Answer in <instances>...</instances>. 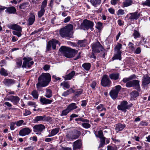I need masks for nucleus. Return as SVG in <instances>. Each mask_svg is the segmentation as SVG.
Here are the masks:
<instances>
[{
    "mask_svg": "<svg viewBox=\"0 0 150 150\" xmlns=\"http://www.w3.org/2000/svg\"><path fill=\"white\" fill-rule=\"evenodd\" d=\"M51 81V76L48 73H42L38 79V82L36 84L38 90L41 88L47 86Z\"/></svg>",
    "mask_w": 150,
    "mask_h": 150,
    "instance_id": "nucleus-1",
    "label": "nucleus"
},
{
    "mask_svg": "<svg viewBox=\"0 0 150 150\" xmlns=\"http://www.w3.org/2000/svg\"><path fill=\"white\" fill-rule=\"evenodd\" d=\"M73 25L71 24H68L64 27L61 28L59 30V35L63 38H73Z\"/></svg>",
    "mask_w": 150,
    "mask_h": 150,
    "instance_id": "nucleus-2",
    "label": "nucleus"
},
{
    "mask_svg": "<svg viewBox=\"0 0 150 150\" xmlns=\"http://www.w3.org/2000/svg\"><path fill=\"white\" fill-rule=\"evenodd\" d=\"M59 50L65 57L69 58L74 57L78 52L77 50L65 46H62Z\"/></svg>",
    "mask_w": 150,
    "mask_h": 150,
    "instance_id": "nucleus-3",
    "label": "nucleus"
},
{
    "mask_svg": "<svg viewBox=\"0 0 150 150\" xmlns=\"http://www.w3.org/2000/svg\"><path fill=\"white\" fill-rule=\"evenodd\" d=\"M8 27L11 29L15 30V31H13L12 33L13 35L17 36L18 37H21L22 35V28L19 25L17 24L12 25H8Z\"/></svg>",
    "mask_w": 150,
    "mask_h": 150,
    "instance_id": "nucleus-4",
    "label": "nucleus"
},
{
    "mask_svg": "<svg viewBox=\"0 0 150 150\" xmlns=\"http://www.w3.org/2000/svg\"><path fill=\"white\" fill-rule=\"evenodd\" d=\"M80 135V132L77 130L68 132L66 135V139L68 141H72L78 138Z\"/></svg>",
    "mask_w": 150,
    "mask_h": 150,
    "instance_id": "nucleus-5",
    "label": "nucleus"
},
{
    "mask_svg": "<svg viewBox=\"0 0 150 150\" xmlns=\"http://www.w3.org/2000/svg\"><path fill=\"white\" fill-rule=\"evenodd\" d=\"M94 25V23L93 22L87 19L84 20L83 23L81 24L82 29L87 30L90 29L91 31H93V30Z\"/></svg>",
    "mask_w": 150,
    "mask_h": 150,
    "instance_id": "nucleus-6",
    "label": "nucleus"
},
{
    "mask_svg": "<svg viewBox=\"0 0 150 150\" xmlns=\"http://www.w3.org/2000/svg\"><path fill=\"white\" fill-rule=\"evenodd\" d=\"M139 82V80H134L127 82L126 86L127 87H134L135 89L139 91L140 90Z\"/></svg>",
    "mask_w": 150,
    "mask_h": 150,
    "instance_id": "nucleus-7",
    "label": "nucleus"
},
{
    "mask_svg": "<svg viewBox=\"0 0 150 150\" xmlns=\"http://www.w3.org/2000/svg\"><path fill=\"white\" fill-rule=\"evenodd\" d=\"M121 87L120 85L116 86L110 91V95L112 98L115 99L118 97V93L121 90Z\"/></svg>",
    "mask_w": 150,
    "mask_h": 150,
    "instance_id": "nucleus-8",
    "label": "nucleus"
},
{
    "mask_svg": "<svg viewBox=\"0 0 150 150\" xmlns=\"http://www.w3.org/2000/svg\"><path fill=\"white\" fill-rule=\"evenodd\" d=\"M111 84V81L109 78V76L106 74L103 75L101 80V85L103 87H109Z\"/></svg>",
    "mask_w": 150,
    "mask_h": 150,
    "instance_id": "nucleus-9",
    "label": "nucleus"
},
{
    "mask_svg": "<svg viewBox=\"0 0 150 150\" xmlns=\"http://www.w3.org/2000/svg\"><path fill=\"white\" fill-rule=\"evenodd\" d=\"M132 105L131 104L128 105V103L126 101L124 100L122 101L120 105H118L117 108L119 110H122V111L126 112L127 109H129L132 106Z\"/></svg>",
    "mask_w": 150,
    "mask_h": 150,
    "instance_id": "nucleus-10",
    "label": "nucleus"
},
{
    "mask_svg": "<svg viewBox=\"0 0 150 150\" xmlns=\"http://www.w3.org/2000/svg\"><path fill=\"white\" fill-rule=\"evenodd\" d=\"M92 51L96 53H99L100 51H103L105 50L101 45L99 42L93 43L92 45Z\"/></svg>",
    "mask_w": 150,
    "mask_h": 150,
    "instance_id": "nucleus-11",
    "label": "nucleus"
},
{
    "mask_svg": "<svg viewBox=\"0 0 150 150\" xmlns=\"http://www.w3.org/2000/svg\"><path fill=\"white\" fill-rule=\"evenodd\" d=\"M23 59L24 61L22 66V67L23 68H25L27 66L28 68H30L34 64L33 61L30 62L33 59L30 57H24Z\"/></svg>",
    "mask_w": 150,
    "mask_h": 150,
    "instance_id": "nucleus-12",
    "label": "nucleus"
},
{
    "mask_svg": "<svg viewBox=\"0 0 150 150\" xmlns=\"http://www.w3.org/2000/svg\"><path fill=\"white\" fill-rule=\"evenodd\" d=\"M6 100L11 101L15 105H17L20 101V98L17 96H11L7 98Z\"/></svg>",
    "mask_w": 150,
    "mask_h": 150,
    "instance_id": "nucleus-13",
    "label": "nucleus"
},
{
    "mask_svg": "<svg viewBox=\"0 0 150 150\" xmlns=\"http://www.w3.org/2000/svg\"><path fill=\"white\" fill-rule=\"evenodd\" d=\"M130 15L129 17V19L131 20H137L140 16H142V15L140 13H139L138 11H137L134 13H129L127 15Z\"/></svg>",
    "mask_w": 150,
    "mask_h": 150,
    "instance_id": "nucleus-14",
    "label": "nucleus"
},
{
    "mask_svg": "<svg viewBox=\"0 0 150 150\" xmlns=\"http://www.w3.org/2000/svg\"><path fill=\"white\" fill-rule=\"evenodd\" d=\"M32 131L31 129L27 127H25L21 129L19 132L20 135L23 137L29 134Z\"/></svg>",
    "mask_w": 150,
    "mask_h": 150,
    "instance_id": "nucleus-15",
    "label": "nucleus"
},
{
    "mask_svg": "<svg viewBox=\"0 0 150 150\" xmlns=\"http://www.w3.org/2000/svg\"><path fill=\"white\" fill-rule=\"evenodd\" d=\"M82 145V141L81 139H78L73 143V150L80 149Z\"/></svg>",
    "mask_w": 150,
    "mask_h": 150,
    "instance_id": "nucleus-16",
    "label": "nucleus"
},
{
    "mask_svg": "<svg viewBox=\"0 0 150 150\" xmlns=\"http://www.w3.org/2000/svg\"><path fill=\"white\" fill-rule=\"evenodd\" d=\"M48 119L45 115L43 116H38L35 117L33 120V122L35 123H37L38 121H47Z\"/></svg>",
    "mask_w": 150,
    "mask_h": 150,
    "instance_id": "nucleus-17",
    "label": "nucleus"
},
{
    "mask_svg": "<svg viewBox=\"0 0 150 150\" xmlns=\"http://www.w3.org/2000/svg\"><path fill=\"white\" fill-rule=\"evenodd\" d=\"M3 82L5 86H10L16 83L14 79H5Z\"/></svg>",
    "mask_w": 150,
    "mask_h": 150,
    "instance_id": "nucleus-18",
    "label": "nucleus"
},
{
    "mask_svg": "<svg viewBox=\"0 0 150 150\" xmlns=\"http://www.w3.org/2000/svg\"><path fill=\"white\" fill-rule=\"evenodd\" d=\"M33 128L34 132H41L45 129V127L44 125L39 124L35 125L33 127Z\"/></svg>",
    "mask_w": 150,
    "mask_h": 150,
    "instance_id": "nucleus-19",
    "label": "nucleus"
},
{
    "mask_svg": "<svg viewBox=\"0 0 150 150\" xmlns=\"http://www.w3.org/2000/svg\"><path fill=\"white\" fill-rule=\"evenodd\" d=\"M35 20V16L34 13H31L28 20V25H30L34 23Z\"/></svg>",
    "mask_w": 150,
    "mask_h": 150,
    "instance_id": "nucleus-20",
    "label": "nucleus"
},
{
    "mask_svg": "<svg viewBox=\"0 0 150 150\" xmlns=\"http://www.w3.org/2000/svg\"><path fill=\"white\" fill-rule=\"evenodd\" d=\"M40 101L43 105H47L51 104L53 101L52 99H47L45 97H41L40 99Z\"/></svg>",
    "mask_w": 150,
    "mask_h": 150,
    "instance_id": "nucleus-21",
    "label": "nucleus"
},
{
    "mask_svg": "<svg viewBox=\"0 0 150 150\" xmlns=\"http://www.w3.org/2000/svg\"><path fill=\"white\" fill-rule=\"evenodd\" d=\"M5 12L9 14H15L16 13V10L15 7L13 6L6 7V9L5 10Z\"/></svg>",
    "mask_w": 150,
    "mask_h": 150,
    "instance_id": "nucleus-22",
    "label": "nucleus"
},
{
    "mask_svg": "<svg viewBox=\"0 0 150 150\" xmlns=\"http://www.w3.org/2000/svg\"><path fill=\"white\" fill-rule=\"evenodd\" d=\"M150 83V77L148 76H144L142 79V85L145 87Z\"/></svg>",
    "mask_w": 150,
    "mask_h": 150,
    "instance_id": "nucleus-23",
    "label": "nucleus"
},
{
    "mask_svg": "<svg viewBox=\"0 0 150 150\" xmlns=\"http://www.w3.org/2000/svg\"><path fill=\"white\" fill-rule=\"evenodd\" d=\"M120 74L117 72H113L109 75V77L112 80H116L119 79Z\"/></svg>",
    "mask_w": 150,
    "mask_h": 150,
    "instance_id": "nucleus-24",
    "label": "nucleus"
},
{
    "mask_svg": "<svg viewBox=\"0 0 150 150\" xmlns=\"http://www.w3.org/2000/svg\"><path fill=\"white\" fill-rule=\"evenodd\" d=\"M125 127V124L118 123L116 125L115 129L116 132H118L120 131H122Z\"/></svg>",
    "mask_w": 150,
    "mask_h": 150,
    "instance_id": "nucleus-25",
    "label": "nucleus"
},
{
    "mask_svg": "<svg viewBox=\"0 0 150 150\" xmlns=\"http://www.w3.org/2000/svg\"><path fill=\"white\" fill-rule=\"evenodd\" d=\"M75 74V71H72L70 73L65 76L64 78L65 80H68L71 79L74 76Z\"/></svg>",
    "mask_w": 150,
    "mask_h": 150,
    "instance_id": "nucleus-26",
    "label": "nucleus"
},
{
    "mask_svg": "<svg viewBox=\"0 0 150 150\" xmlns=\"http://www.w3.org/2000/svg\"><path fill=\"white\" fill-rule=\"evenodd\" d=\"M71 90L72 91V93H75L74 94L75 96L78 97L79 95L82 94L83 92V90L82 89H79L76 90V91L74 90H73L72 88H71Z\"/></svg>",
    "mask_w": 150,
    "mask_h": 150,
    "instance_id": "nucleus-27",
    "label": "nucleus"
},
{
    "mask_svg": "<svg viewBox=\"0 0 150 150\" xmlns=\"http://www.w3.org/2000/svg\"><path fill=\"white\" fill-rule=\"evenodd\" d=\"M59 130V128H56L52 129L50 133V134L48 136V137H51L54 136L58 133Z\"/></svg>",
    "mask_w": 150,
    "mask_h": 150,
    "instance_id": "nucleus-28",
    "label": "nucleus"
},
{
    "mask_svg": "<svg viewBox=\"0 0 150 150\" xmlns=\"http://www.w3.org/2000/svg\"><path fill=\"white\" fill-rule=\"evenodd\" d=\"M101 0H90L91 3L94 7H96L101 3Z\"/></svg>",
    "mask_w": 150,
    "mask_h": 150,
    "instance_id": "nucleus-29",
    "label": "nucleus"
},
{
    "mask_svg": "<svg viewBox=\"0 0 150 150\" xmlns=\"http://www.w3.org/2000/svg\"><path fill=\"white\" fill-rule=\"evenodd\" d=\"M77 108V106L76 105V104L74 103H72L69 105L67 108L70 112V111L76 109Z\"/></svg>",
    "mask_w": 150,
    "mask_h": 150,
    "instance_id": "nucleus-30",
    "label": "nucleus"
},
{
    "mask_svg": "<svg viewBox=\"0 0 150 150\" xmlns=\"http://www.w3.org/2000/svg\"><path fill=\"white\" fill-rule=\"evenodd\" d=\"M117 52V53L115 54L114 56L112 58V59L113 60L115 59H119L120 60L121 59V52L119 51V52Z\"/></svg>",
    "mask_w": 150,
    "mask_h": 150,
    "instance_id": "nucleus-31",
    "label": "nucleus"
},
{
    "mask_svg": "<svg viewBox=\"0 0 150 150\" xmlns=\"http://www.w3.org/2000/svg\"><path fill=\"white\" fill-rule=\"evenodd\" d=\"M46 92L45 96L47 98H50L52 96V91L50 89H46Z\"/></svg>",
    "mask_w": 150,
    "mask_h": 150,
    "instance_id": "nucleus-32",
    "label": "nucleus"
},
{
    "mask_svg": "<svg viewBox=\"0 0 150 150\" xmlns=\"http://www.w3.org/2000/svg\"><path fill=\"white\" fill-rule=\"evenodd\" d=\"M132 3V0H125L122 3V4L124 7H126L131 5Z\"/></svg>",
    "mask_w": 150,
    "mask_h": 150,
    "instance_id": "nucleus-33",
    "label": "nucleus"
},
{
    "mask_svg": "<svg viewBox=\"0 0 150 150\" xmlns=\"http://www.w3.org/2000/svg\"><path fill=\"white\" fill-rule=\"evenodd\" d=\"M96 108L99 112H102L103 110L106 111V109L104 107V105L101 104L97 106Z\"/></svg>",
    "mask_w": 150,
    "mask_h": 150,
    "instance_id": "nucleus-34",
    "label": "nucleus"
},
{
    "mask_svg": "<svg viewBox=\"0 0 150 150\" xmlns=\"http://www.w3.org/2000/svg\"><path fill=\"white\" fill-rule=\"evenodd\" d=\"M31 95L33 98L36 99H37L39 96V94L38 91L36 90H33L31 92Z\"/></svg>",
    "mask_w": 150,
    "mask_h": 150,
    "instance_id": "nucleus-35",
    "label": "nucleus"
},
{
    "mask_svg": "<svg viewBox=\"0 0 150 150\" xmlns=\"http://www.w3.org/2000/svg\"><path fill=\"white\" fill-rule=\"evenodd\" d=\"M130 95L131 98L134 99L139 96V93L137 91H134L131 93Z\"/></svg>",
    "mask_w": 150,
    "mask_h": 150,
    "instance_id": "nucleus-36",
    "label": "nucleus"
},
{
    "mask_svg": "<svg viewBox=\"0 0 150 150\" xmlns=\"http://www.w3.org/2000/svg\"><path fill=\"white\" fill-rule=\"evenodd\" d=\"M82 125L84 128L86 129L89 128L91 127V125L89 124V121L88 120H86L84 123H82Z\"/></svg>",
    "mask_w": 150,
    "mask_h": 150,
    "instance_id": "nucleus-37",
    "label": "nucleus"
},
{
    "mask_svg": "<svg viewBox=\"0 0 150 150\" xmlns=\"http://www.w3.org/2000/svg\"><path fill=\"white\" fill-rule=\"evenodd\" d=\"M82 67L85 70L88 71L90 68L91 65L89 63H86L83 64Z\"/></svg>",
    "mask_w": 150,
    "mask_h": 150,
    "instance_id": "nucleus-38",
    "label": "nucleus"
},
{
    "mask_svg": "<svg viewBox=\"0 0 150 150\" xmlns=\"http://www.w3.org/2000/svg\"><path fill=\"white\" fill-rule=\"evenodd\" d=\"M0 74L1 75L5 76H6L8 75V73L7 71L3 68H1L0 70Z\"/></svg>",
    "mask_w": 150,
    "mask_h": 150,
    "instance_id": "nucleus-39",
    "label": "nucleus"
},
{
    "mask_svg": "<svg viewBox=\"0 0 150 150\" xmlns=\"http://www.w3.org/2000/svg\"><path fill=\"white\" fill-rule=\"evenodd\" d=\"M24 122L23 120H21L15 122L17 126L19 127L21 126L22 124H23V125H26V123H24Z\"/></svg>",
    "mask_w": 150,
    "mask_h": 150,
    "instance_id": "nucleus-40",
    "label": "nucleus"
},
{
    "mask_svg": "<svg viewBox=\"0 0 150 150\" xmlns=\"http://www.w3.org/2000/svg\"><path fill=\"white\" fill-rule=\"evenodd\" d=\"M45 9L40 8V10L38 13V16L39 18H41L43 16L45 12Z\"/></svg>",
    "mask_w": 150,
    "mask_h": 150,
    "instance_id": "nucleus-41",
    "label": "nucleus"
},
{
    "mask_svg": "<svg viewBox=\"0 0 150 150\" xmlns=\"http://www.w3.org/2000/svg\"><path fill=\"white\" fill-rule=\"evenodd\" d=\"M70 112L69 110L67 108L66 109L62 110L60 114V116H66Z\"/></svg>",
    "mask_w": 150,
    "mask_h": 150,
    "instance_id": "nucleus-42",
    "label": "nucleus"
},
{
    "mask_svg": "<svg viewBox=\"0 0 150 150\" xmlns=\"http://www.w3.org/2000/svg\"><path fill=\"white\" fill-rule=\"evenodd\" d=\"M61 86H62L63 87L66 88H69L70 87V85L68 82L64 81L60 84Z\"/></svg>",
    "mask_w": 150,
    "mask_h": 150,
    "instance_id": "nucleus-43",
    "label": "nucleus"
},
{
    "mask_svg": "<svg viewBox=\"0 0 150 150\" xmlns=\"http://www.w3.org/2000/svg\"><path fill=\"white\" fill-rule=\"evenodd\" d=\"M122 45L121 44L118 43L115 48V50L117 52H121L120 50L122 48Z\"/></svg>",
    "mask_w": 150,
    "mask_h": 150,
    "instance_id": "nucleus-44",
    "label": "nucleus"
},
{
    "mask_svg": "<svg viewBox=\"0 0 150 150\" xmlns=\"http://www.w3.org/2000/svg\"><path fill=\"white\" fill-rule=\"evenodd\" d=\"M78 45L79 47H85L86 45V42L84 40H79L78 42Z\"/></svg>",
    "mask_w": 150,
    "mask_h": 150,
    "instance_id": "nucleus-45",
    "label": "nucleus"
},
{
    "mask_svg": "<svg viewBox=\"0 0 150 150\" xmlns=\"http://www.w3.org/2000/svg\"><path fill=\"white\" fill-rule=\"evenodd\" d=\"M47 0H44L42 2L41 6L40 8L42 9H45L47 6Z\"/></svg>",
    "mask_w": 150,
    "mask_h": 150,
    "instance_id": "nucleus-46",
    "label": "nucleus"
},
{
    "mask_svg": "<svg viewBox=\"0 0 150 150\" xmlns=\"http://www.w3.org/2000/svg\"><path fill=\"white\" fill-rule=\"evenodd\" d=\"M105 138L100 139V143L99 144V146L98 147V148H100V147H102L105 144Z\"/></svg>",
    "mask_w": 150,
    "mask_h": 150,
    "instance_id": "nucleus-47",
    "label": "nucleus"
},
{
    "mask_svg": "<svg viewBox=\"0 0 150 150\" xmlns=\"http://www.w3.org/2000/svg\"><path fill=\"white\" fill-rule=\"evenodd\" d=\"M133 36L134 37V38L136 39L137 38L140 37V36L139 33L135 30H134V32L133 34Z\"/></svg>",
    "mask_w": 150,
    "mask_h": 150,
    "instance_id": "nucleus-48",
    "label": "nucleus"
},
{
    "mask_svg": "<svg viewBox=\"0 0 150 150\" xmlns=\"http://www.w3.org/2000/svg\"><path fill=\"white\" fill-rule=\"evenodd\" d=\"M128 45L129 49L132 51L133 52L135 50V47L134 46V44L131 42H129Z\"/></svg>",
    "mask_w": 150,
    "mask_h": 150,
    "instance_id": "nucleus-49",
    "label": "nucleus"
},
{
    "mask_svg": "<svg viewBox=\"0 0 150 150\" xmlns=\"http://www.w3.org/2000/svg\"><path fill=\"white\" fill-rule=\"evenodd\" d=\"M58 42L59 41L57 40H53L52 41V46L53 49H55L56 45L58 44Z\"/></svg>",
    "mask_w": 150,
    "mask_h": 150,
    "instance_id": "nucleus-50",
    "label": "nucleus"
},
{
    "mask_svg": "<svg viewBox=\"0 0 150 150\" xmlns=\"http://www.w3.org/2000/svg\"><path fill=\"white\" fill-rule=\"evenodd\" d=\"M52 44V41H50L48 42L47 45V51H49L51 50Z\"/></svg>",
    "mask_w": 150,
    "mask_h": 150,
    "instance_id": "nucleus-51",
    "label": "nucleus"
},
{
    "mask_svg": "<svg viewBox=\"0 0 150 150\" xmlns=\"http://www.w3.org/2000/svg\"><path fill=\"white\" fill-rule=\"evenodd\" d=\"M22 63V60L21 59L18 58L17 59V61L16 62V64L18 67H19L21 66Z\"/></svg>",
    "mask_w": 150,
    "mask_h": 150,
    "instance_id": "nucleus-52",
    "label": "nucleus"
},
{
    "mask_svg": "<svg viewBox=\"0 0 150 150\" xmlns=\"http://www.w3.org/2000/svg\"><path fill=\"white\" fill-rule=\"evenodd\" d=\"M125 13L124 11L122 9L118 10L117 12V15L118 16H121L124 15Z\"/></svg>",
    "mask_w": 150,
    "mask_h": 150,
    "instance_id": "nucleus-53",
    "label": "nucleus"
},
{
    "mask_svg": "<svg viewBox=\"0 0 150 150\" xmlns=\"http://www.w3.org/2000/svg\"><path fill=\"white\" fill-rule=\"evenodd\" d=\"M103 24L102 23L100 22H98L96 26V28L100 30Z\"/></svg>",
    "mask_w": 150,
    "mask_h": 150,
    "instance_id": "nucleus-54",
    "label": "nucleus"
},
{
    "mask_svg": "<svg viewBox=\"0 0 150 150\" xmlns=\"http://www.w3.org/2000/svg\"><path fill=\"white\" fill-rule=\"evenodd\" d=\"M71 90V89H70L69 90H67L65 92H64L62 94V96H64V97H66L69 95L71 93H72L71 92V93L70 92V91Z\"/></svg>",
    "mask_w": 150,
    "mask_h": 150,
    "instance_id": "nucleus-55",
    "label": "nucleus"
},
{
    "mask_svg": "<svg viewBox=\"0 0 150 150\" xmlns=\"http://www.w3.org/2000/svg\"><path fill=\"white\" fill-rule=\"evenodd\" d=\"M144 6H146L150 7V0H146L144 2L142 3Z\"/></svg>",
    "mask_w": 150,
    "mask_h": 150,
    "instance_id": "nucleus-56",
    "label": "nucleus"
},
{
    "mask_svg": "<svg viewBox=\"0 0 150 150\" xmlns=\"http://www.w3.org/2000/svg\"><path fill=\"white\" fill-rule=\"evenodd\" d=\"M98 137L100 139H102L105 138L104 137L103 132L101 130L99 131L98 133Z\"/></svg>",
    "mask_w": 150,
    "mask_h": 150,
    "instance_id": "nucleus-57",
    "label": "nucleus"
},
{
    "mask_svg": "<svg viewBox=\"0 0 150 150\" xmlns=\"http://www.w3.org/2000/svg\"><path fill=\"white\" fill-rule=\"evenodd\" d=\"M134 51V53L135 54H139L141 52V49L140 47H138L137 48L136 50L135 49Z\"/></svg>",
    "mask_w": 150,
    "mask_h": 150,
    "instance_id": "nucleus-58",
    "label": "nucleus"
},
{
    "mask_svg": "<svg viewBox=\"0 0 150 150\" xmlns=\"http://www.w3.org/2000/svg\"><path fill=\"white\" fill-rule=\"evenodd\" d=\"M31 114V112L29 110L25 109V112L23 113V115L24 116H27L28 115H29Z\"/></svg>",
    "mask_w": 150,
    "mask_h": 150,
    "instance_id": "nucleus-59",
    "label": "nucleus"
},
{
    "mask_svg": "<svg viewBox=\"0 0 150 150\" xmlns=\"http://www.w3.org/2000/svg\"><path fill=\"white\" fill-rule=\"evenodd\" d=\"M27 7L26 3H24L21 4L19 6V8L21 9H24Z\"/></svg>",
    "mask_w": 150,
    "mask_h": 150,
    "instance_id": "nucleus-60",
    "label": "nucleus"
},
{
    "mask_svg": "<svg viewBox=\"0 0 150 150\" xmlns=\"http://www.w3.org/2000/svg\"><path fill=\"white\" fill-rule=\"evenodd\" d=\"M107 150H117V147L116 146H108L107 147Z\"/></svg>",
    "mask_w": 150,
    "mask_h": 150,
    "instance_id": "nucleus-61",
    "label": "nucleus"
},
{
    "mask_svg": "<svg viewBox=\"0 0 150 150\" xmlns=\"http://www.w3.org/2000/svg\"><path fill=\"white\" fill-rule=\"evenodd\" d=\"M28 105L32 106L35 108H36V105L35 102L32 101H29L28 103Z\"/></svg>",
    "mask_w": 150,
    "mask_h": 150,
    "instance_id": "nucleus-62",
    "label": "nucleus"
},
{
    "mask_svg": "<svg viewBox=\"0 0 150 150\" xmlns=\"http://www.w3.org/2000/svg\"><path fill=\"white\" fill-rule=\"evenodd\" d=\"M96 81H93L92 83H91L90 86L91 87V88L94 89H95V88L96 85Z\"/></svg>",
    "mask_w": 150,
    "mask_h": 150,
    "instance_id": "nucleus-63",
    "label": "nucleus"
},
{
    "mask_svg": "<svg viewBox=\"0 0 150 150\" xmlns=\"http://www.w3.org/2000/svg\"><path fill=\"white\" fill-rule=\"evenodd\" d=\"M50 66L49 65L46 64L44 66L43 69L45 71H47L50 69Z\"/></svg>",
    "mask_w": 150,
    "mask_h": 150,
    "instance_id": "nucleus-64",
    "label": "nucleus"
}]
</instances>
